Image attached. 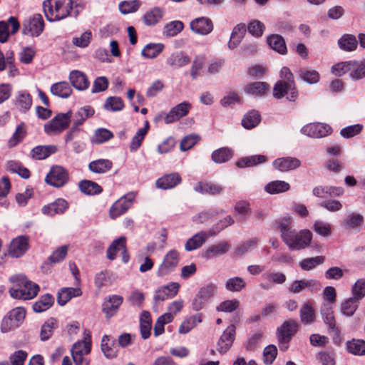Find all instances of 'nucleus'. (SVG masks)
<instances>
[{"label": "nucleus", "instance_id": "obj_1", "mask_svg": "<svg viewBox=\"0 0 365 365\" xmlns=\"http://www.w3.org/2000/svg\"><path fill=\"white\" fill-rule=\"evenodd\" d=\"M9 280L13 283V287L9 289V294L14 299L30 300L36 297L40 290L38 284L23 274L11 276Z\"/></svg>", "mask_w": 365, "mask_h": 365}, {"label": "nucleus", "instance_id": "obj_2", "mask_svg": "<svg viewBox=\"0 0 365 365\" xmlns=\"http://www.w3.org/2000/svg\"><path fill=\"white\" fill-rule=\"evenodd\" d=\"M72 5V0H44L42 7L47 21L55 22L71 16Z\"/></svg>", "mask_w": 365, "mask_h": 365}, {"label": "nucleus", "instance_id": "obj_3", "mask_svg": "<svg viewBox=\"0 0 365 365\" xmlns=\"http://www.w3.org/2000/svg\"><path fill=\"white\" fill-rule=\"evenodd\" d=\"M71 351L75 365H89V359L85 357L91 351V336L88 331L85 330L83 339L76 341Z\"/></svg>", "mask_w": 365, "mask_h": 365}, {"label": "nucleus", "instance_id": "obj_4", "mask_svg": "<svg viewBox=\"0 0 365 365\" xmlns=\"http://www.w3.org/2000/svg\"><path fill=\"white\" fill-rule=\"evenodd\" d=\"M312 233L309 230L297 232L296 230L289 235L283 242L290 250H300L307 247L312 241Z\"/></svg>", "mask_w": 365, "mask_h": 365}, {"label": "nucleus", "instance_id": "obj_5", "mask_svg": "<svg viewBox=\"0 0 365 365\" xmlns=\"http://www.w3.org/2000/svg\"><path fill=\"white\" fill-rule=\"evenodd\" d=\"M71 117V110L66 113L57 114L51 120L44 125L45 133L49 135L60 134L69 127Z\"/></svg>", "mask_w": 365, "mask_h": 365}, {"label": "nucleus", "instance_id": "obj_6", "mask_svg": "<svg viewBox=\"0 0 365 365\" xmlns=\"http://www.w3.org/2000/svg\"><path fill=\"white\" fill-rule=\"evenodd\" d=\"M297 331V325L295 321H285L282 325L277 329V337L279 349L286 351L289 347V343Z\"/></svg>", "mask_w": 365, "mask_h": 365}, {"label": "nucleus", "instance_id": "obj_7", "mask_svg": "<svg viewBox=\"0 0 365 365\" xmlns=\"http://www.w3.org/2000/svg\"><path fill=\"white\" fill-rule=\"evenodd\" d=\"M69 180V174L66 169L60 165L51 167L45 178V182L54 187L60 188L66 185Z\"/></svg>", "mask_w": 365, "mask_h": 365}, {"label": "nucleus", "instance_id": "obj_8", "mask_svg": "<svg viewBox=\"0 0 365 365\" xmlns=\"http://www.w3.org/2000/svg\"><path fill=\"white\" fill-rule=\"evenodd\" d=\"M135 197V192H130L116 200L110 208V217L114 220L125 214L131 207Z\"/></svg>", "mask_w": 365, "mask_h": 365}, {"label": "nucleus", "instance_id": "obj_9", "mask_svg": "<svg viewBox=\"0 0 365 365\" xmlns=\"http://www.w3.org/2000/svg\"><path fill=\"white\" fill-rule=\"evenodd\" d=\"M179 259V252L176 250H170L158 267V276L163 277L172 272L178 267Z\"/></svg>", "mask_w": 365, "mask_h": 365}, {"label": "nucleus", "instance_id": "obj_10", "mask_svg": "<svg viewBox=\"0 0 365 365\" xmlns=\"http://www.w3.org/2000/svg\"><path fill=\"white\" fill-rule=\"evenodd\" d=\"M45 24L40 14L33 15L24 24L23 34L31 36H38L44 29Z\"/></svg>", "mask_w": 365, "mask_h": 365}, {"label": "nucleus", "instance_id": "obj_11", "mask_svg": "<svg viewBox=\"0 0 365 365\" xmlns=\"http://www.w3.org/2000/svg\"><path fill=\"white\" fill-rule=\"evenodd\" d=\"M29 247V237L26 235L19 236L10 242L8 254L10 257L18 258L23 256Z\"/></svg>", "mask_w": 365, "mask_h": 365}, {"label": "nucleus", "instance_id": "obj_12", "mask_svg": "<svg viewBox=\"0 0 365 365\" xmlns=\"http://www.w3.org/2000/svg\"><path fill=\"white\" fill-rule=\"evenodd\" d=\"M286 94H289L287 98L289 101H294L298 96L296 86L278 81L273 88V96L277 99H281Z\"/></svg>", "mask_w": 365, "mask_h": 365}, {"label": "nucleus", "instance_id": "obj_13", "mask_svg": "<svg viewBox=\"0 0 365 365\" xmlns=\"http://www.w3.org/2000/svg\"><path fill=\"white\" fill-rule=\"evenodd\" d=\"M301 133L312 138H323L331 133V128L327 125L320 123H309L303 126Z\"/></svg>", "mask_w": 365, "mask_h": 365}, {"label": "nucleus", "instance_id": "obj_14", "mask_svg": "<svg viewBox=\"0 0 365 365\" xmlns=\"http://www.w3.org/2000/svg\"><path fill=\"white\" fill-rule=\"evenodd\" d=\"M20 27L18 19L14 16L9 18L7 21H0V43L7 42L9 35H14L19 31Z\"/></svg>", "mask_w": 365, "mask_h": 365}, {"label": "nucleus", "instance_id": "obj_15", "mask_svg": "<svg viewBox=\"0 0 365 365\" xmlns=\"http://www.w3.org/2000/svg\"><path fill=\"white\" fill-rule=\"evenodd\" d=\"M214 26L212 20L207 17H198L190 23V29L197 34L205 36L210 34Z\"/></svg>", "mask_w": 365, "mask_h": 365}, {"label": "nucleus", "instance_id": "obj_16", "mask_svg": "<svg viewBox=\"0 0 365 365\" xmlns=\"http://www.w3.org/2000/svg\"><path fill=\"white\" fill-rule=\"evenodd\" d=\"M194 190L202 195H219L222 193L224 187L212 181H200L194 186Z\"/></svg>", "mask_w": 365, "mask_h": 365}, {"label": "nucleus", "instance_id": "obj_17", "mask_svg": "<svg viewBox=\"0 0 365 365\" xmlns=\"http://www.w3.org/2000/svg\"><path fill=\"white\" fill-rule=\"evenodd\" d=\"M190 108V103L186 101L177 105L166 114L164 118L165 123L166 124H170L180 120L181 118L188 114Z\"/></svg>", "mask_w": 365, "mask_h": 365}, {"label": "nucleus", "instance_id": "obj_18", "mask_svg": "<svg viewBox=\"0 0 365 365\" xmlns=\"http://www.w3.org/2000/svg\"><path fill=\"white\" fill-rule=\"evenodd\" d=\"M69 207V204L63 198H58L54 202L44 205L41 212L43 215L53 216L64 213Z\"/></svg>", "mask_w": 365, "mask_h": 365}, {"label": "nucleus", "instance_id": "obj_19", "mask_svg": "<svg viewBox=\"0 0 365 365\" xmlns=\"http://www.w3.org/2000/svg\"><path fill=\"white\" fill-rule=\"evenodd\" d=\"M235 334V326L234 324L228 326L217 343V350L220 353L225 354L230 349L234 341Z\"/></svg>", "mask_w": 365, "mask_h": 365}, {"label": "nucleus", "instance_id": "obj_20", "mask_svg": "<svg viewBox=\"0 0 365 365\" xmlns=\"http://www.w3.org/2000/svg\"><path fill=\"white\" fill-rule=\"evenodd\" d=\"M321 287L320 282L315 279H301V280H295L294 281L289 288V290L290 292L297 294L299 293L305 289L313 292L314 290L319 289Z\"/></svg>", "mask_w": 365, "mask_h": 365}, {"label": "nucleus", "instance_id": "obj_21", "mask_svg": "<svg viewBox=\"0 0 365 365\" xmlns=\"http://www.w3.org/2000/svg\"><path fill=\"white\" fill-rule=\"evenodd\" d=\"M182 182V178L178 173L165 174L158 178L155 182L158 188L169 190L175 187Z\"/></svg>", "mask_w": 365, "mask_h": 365}, {"label": "nucleus", "instance_id": "obj_22", "mask_svg": "<svg viewBox=\"0 0 365 365\" xmlns=\"http://www.w3.org/2000/svg\"><path fill=\"white\" fill-rule=\"evenodd\" d=\"M272 165L276 170L280 172H287L300 167L301 161L293 157H283L274 160Z\"/></svg>", "mask_w": 365, "mask_h": 365}, {"label": "nucleus", "instance_id": "obj_23", "mask_svg": "<svg viewBox=\"0 0 365 365\" xmlns=\"http://www.w3.org/2000/svg\"><path fill=\"white\" fill-rule=\"evenodd\" d=\"M69 80L71 85L78 91H85L90 86L87 76L80 71H72L69 74Z\"/></svg>", "mask_w": 365, "mask_h": 365}, {"label": "nucleus", "instance_id": "obj_24", "mask_svg": "<svg viewBox=\"0 0 365 365\" xmlns=\"http://www.w3.org/2000/svg\"><path fill=\"white\" fill-rule=\"evenodd\" d=\"M57 150L58 148L55 145H37L31 150L30 155L34 160H42L56 153Z\"/></svg>", "mask_w": 365, "mask_h": 365}, {"label": "nucleus", "instance_id": "obj_25", "mask_svg": "<svg viewBox=\"0 0 365 365\" xmlns=\"http://www.w3.org/2000/svg\"><path fill=\"white\" fill-rule=\"evenodd\" d=\"M113 166V163L110 160L100 158L90 162L88 168L91 173L105 174L110 172Z\"/></svg>", "mask_w": 365, "mask_h": 365}, {"label": "nucleus", "instance_id": "obj_26", "mask_svg": "<svg viewBox=\"0 0 365 365\" xmlns=\"http://www.w3.org/2000/svg\"><path fill=\"white\" fill-rule=\"evenodd\" d=\"M210 236H211L210 234V230L207 232H197L187 240L185 245V250L190 252L200 248Z\"/></svg>", "mask_w": 365, "mask_h": 365}, {"label": "nucleus", "instance_id": "obj_27", "mask_svg": "<svg viewBox=\"0 0 365 365\" xmlns=\"http://www.w3.org/2000/svg\"><path fill=\"white\" fill-rule=\"evenodd\" d=\"M247 31L246 25L243 23L237 24L232 29L228 47L230 49L237 48L241 43Z\"/></svg>", "mask_w": 365, "mask_h": 365}, {"label": "nucleus", "instance_id": "obj_28", "mask_svg": "<svg viewBox=\"0 0 365 365\" xmlns=\"http://www.w3.org/2000/svg\"><path fill=\"white\" fill-rule=\"evenodd\" d=\"M81 294L80 288L63 287L58 292L57 302L60 306H63L73 297H80Z\"/></svg>", "mask_w": 365, "mask_h": 365}, {"label": "nucleus", "instance_id": "obj_29", "mask_svg": "<svg viewBox=\"0 0 365 365\" xmlns=\"http://www.w3.org/2000/svg\"><path fill=\"white\" fill-rule=\"evenodd\" d=\"M364 224V217L358 213H351L342 222L346 230L359 231Z\"/></svg>", "mask_w": 365, "mask_h": 365}, {"label": "nucleus", "instance_id": "obj_30", "mask_svg": "<svg viewBox=\"0 0 365 365\" xmlns=\"http://www.w3.org/2000/svg\"><path fill=\"white\" fill-rule=\"evenodd\" d=\"M268 45L274 51L281 55H285L287 53V48L284 38L279 34H272L267 38Z\"/></svg>", "mask_w": 365, "mask_h": 365}, {"label": "nucleus", "instance_id": "obj_31", "mask_svg": "<svg viewBox=\"0 0 365 365\" xmlns=\"http://www.w3.org/2000/svg\"><path fill=\"white\" fill-rule=\"evenodd\" d=\"M78 188L82 193L86 195H98L103 192V188L101 185L89 180H81L78 182Z\"/></svg>", "mask_w": 365, "mask_h": 365}, {"label": "nucleus", "instance_id": "obj_32", "mask_svg": "<svg viewBox=\"0 0 365 365\" xmlns=\"http://www.w3.org/2000/svg\"><path fill=\"white\" fill-rule=\"evenodd\" d=\"M95 114V110L91 106H85L80 108L74 114L73 124L74 127H79L89 118Z\"/></svg>", "mask_w": 365, "mask_h": 365}, {"label": "nucleus", "instance_id": "obj_33", "mask_svg": "<svg viewBox=\"0 0 365 365\" xmlns=\"http://www.w3.org/2000/svg\"><path fill=\"white\" fill-rule=\"evenodd\" d=\"M15 105L21 112H26L32 106V97L27 91H21L18 92L16 99Z\"/></svg>", "mask_w": 365, "mask_h": 365}, {"label": "nucleus", "instance_id": "obj_34", "mask_svg": "<svg viewBox=\"0 0 365 365\" xmlns=\"http://www.w3.org/2000/svg\"><path fill=\"white\" fill-rule=\"evenodd\" d=\"M267 158L265 155H256L242 158L235 163V165L240 168H244L264 163L267 161Z\"/></svg>", "mask_w": 365, "mask_h": 365}, {"label": "nucleus", "instance_id": "obj_35", "mask_svg": "<svg viewBox=\"0 0 365 365\" xmlns=\"http://www.w3.org/2000/svg\"><path fill=\"white\" fill-rule=\"evenodd\" d=\"M53 303L54 297L51 294H45L33 304V310L36 313L45 312L51 307Z\"/></svg>", "mask_w": 365, "mask_h": 365}, {"label": "nucleus", "instance_id": "obj_36", "mask_svg": "<svg viewBox=\"0 0 365 365\" xmlns=\"http://www.w3.org/2000/svg\"><path fill=\"white\" fill-rule=\"evenodd\" d=\"M275 224L277 229L279 230L282 240L287 238L294 229H292V219L291 217H284L276 220Z\"/></svg>", "mask_w": 365, "mask_h": 365}, {"label": "nucleus", "instance_id": "obj_37", "mask_svg": "<svg viewBox=\"0 0 365 365\" xmlns=\"http://www.w3.org/2000/svg\"><path fill=\"white\" fill-rule=\"evenodd\" d=\"M233 151L227 147H222L212 153V160L217 164L229 161L233 156Z\"/></svg>", "mask_w": 365, "mask_h": 365}, {"label": "nucleus", "instance_id": "obj_38", "mask_svg": "<svg viewBox=\"0 0 365 365\" xmlns=\"http://www.w3.org/2000/svg\"><path fill=\"white\" fill-rule=\"evenodd\" d=\"M164 11L160 7H154L150 11H147L143 20L147 26H154L158 24L163 16Z\"/></svg>", "mask_w": 365, "mask_h": 365}, {"label": "nucleus", "instance_id": "obj_39", "mask_svg": "<svg viewBox=\"0 0 365 365\" xmlns=\"http://www.w3.org/2000/svg\"><path fill=\"white\" fill-rule=\"evenodd\" d=\"M261 121V116L255 110L247 112L242 119V125L247 130L255 128Z\"/></svg>", "mask_w": 365, "mask_h": 365}, {"label": "nucleus", "instance_id": "obj_40", "mask_svg": "<svg viewBox=\"0 0 365 365\" xmlns=\"http://www.w3.org/2000/svg\"><path fill=\"white\" fill-rule=\"evenodd\" d=\"M51 92L53 95L62 98H68L72 93V89L66 81L53 83L51 87Z\"/></svg>", "mask_w": 365, "mask_h": 365}, {"label": "nucleus", "instance_id": "obj_41", "mask_svg": "<svg viewBox=\"0 0 365 365\" xmlns=\"http://www.w3.org/2000/svg\"><path fill=\"white\" fill-rule=\"evenodd\" d=\"M190 62V58L184 52H177L170 55L167 59V63L173 67H182Z\"/></svg>", "mask_w": 365, "mask_h": 365}, {"label": "nucleus", "instance_id": "obj_42", "mask_svg": "<svg viewBox=\"0 0 365 365\" xmlns=\"http://www.w3.org/2000/svg\"><path fill=\"white\" fill-rule=\"evenodd\" d=\"M357 40L354 35L345 34L339 40V47L346 51H353L357 47Z\"/></svg>", "mask_w": 365, "mask_h": 365}, {"label": "nucleus", "instance_id": "obj_43", "mask_svg": "<svg viewBox=\"0 0 365 365\" xmlns=\"http://www.w3.org/2000/svg\"><path fill=\"white\" fill-rule=\"evenodd\" d=\"M230 248V245L227 242L213 245L207 249L205 257L207 259H210L215 256L222 255L227 253Z\"/></svg>", "mask_w": 365, "mask_h": 365}, {"label": "nucleus", "instance_id": "obj_44", "mask_svg": "<svg viewBox=\"0 0 365 365\" xmlns=\"http://www.w3.org/2000/svg\"><path fill=\"white\" fill-rule=\"evenodd\" d=\"M101 348L104 356L108 359H113L117 356L118 351L114 346V343L110 341V337L107 335L103 336Z\"/></svg>", "mask_w": 365, "mask_h": 365}, {"label": "nucleus", "instance_id": "obj_45", "mask_svg": "<svg viewBox=\"0 0 365 365\" xmlns=\"http://www.w3.org/2000/svg\"><path fill=\"white\" fill-rule=\"evenodd\" d=\"M290 189L288 182L282 180H274L269 182L264 187V190L272 195L286 192Z\"/></svg>", "mask_w": 365, "mask_h": 365}, {"label": "nucleus", "instance_id": "obj_46", "mask_svg": "<svg viewBox=\"0 0 365 365\" xmlns=\"http://www.w3.org/2000/svg\"><path fill=\"white\" fill-rule=\"evenodd\" d=\"M125 237L122 236L113 240L106 252L108 259L110 260H114L116 257V252L118 251H120L123 248H125Z\"/></svg>", "mask_w": 365, "mask_h": 365}, {"label": "nucleus", "instance_id": "obj_47", "mask_svg": "<svg viewBox=\"0 0 365 365\" xmlns=\"http://www.w3.org/2000/svg\"><path fill=\"white\" fill-rule=\"evenodd\" d=\"M26 126L24 122L19 124L15 132L9 140V147H14L21 143L26 135Z\"/></svg>", "mask_w": 365, "mask_h": 365}, {"label": "nucleus", "instance_id": "obj_48", "mask_svg": "<svg viewBox=\"0 0 365 365\" xmlns=\"http://www.w3.org/2000/svg\"><path fill=\"white\" fill-rule=\"evenodd\" d=\"M359 302V300L351 297L345 300L341 304V312L342 314L347 317H351L357 309Z\"/></svg>", "mask_w": 365, "mask_h": 365}, {"label": "nucleus", "instance_id": "obj_49", "mask_svg": "<svg viewBox=\"0 0 365 365\" xmlns=\"http://www.w3.org/2000/svg\"><path fill=\"white\" fill-rule=\"evenodd\" d=\"M163 43H148L141 51L143 56L147 58H154L157 57L163 50Z\"/></svg>", "mask_w": 365, "mask_h": 365}, {"label": "nucleus", "instance_id": "obj_50", "mask_svg": "<svg viewBox=\"0 0 365 365\" xmlns=\"http://www.w3.org/2000/svg\"><path fill=\"white\" fill-rule=\"evenodd\" d=\"M269 88V85L265 82H255L250 83L245 88V91L250 94L262 96L266 93Z\"/></svg>", "mask_w": 365, "mask_h": 365}, {"label": "nucleus", "instance_id": "obj_51", "mask_svg": "<svg viewBox=\"0 0 365 365\" xmlns=\"http://www.w3.org/2000/svg\"><path fill=\"white\" fill-rule=\"evenodd\" d=\"M354 64V61H347L336 63L331 67V73L336 76H341L348 72L350 73Z\"/></svg>", "mask_w": 365, "mask_h": 365}, {"label": "nucleus", "instance_id": "obj_52", "mask_svg": "<svg viewBox=\"0 0 365 365\" xmlns=\"http://www.w3.org/2000/svg\"><path fill=\"white\" fill-rule=\"evenodd\" d=\"M348 351L354 355L365 354V341L361 339H352L346 343Z\"/></svg>", "mask_w": 365, "mask_h": 365}, {"label": "nucleus", "instance_id": "obj_53", "mask_svg": "<svg viewBox=\"0 0 365 365\" xmlns=\"http://www.w3.org/2000/svg\"><path fill=\"white\" fill-rule=\"evenodd\" d=\"M325 260L324 256H317L303 259L299 262V267L303 270L309 271L315 268L317 265L322 264Z\"/></svg>", "mask_w": 365, "mask_h": 365}, {"label": "nucleus", "instance_id": "obj_54", "mask_svg": "<svg viewBox=\"0 0 365 365\" xmlns=\"http://www.w3.org/2000/svg\"><path fill=\"white\" fill-rule=\"evenodd\" d=\"M184 29V24L181 21H173L167 24L164 27L163 33L169 37L177 36Z\"/></svg>", "mask_w": 365, "mask_h": 365}, {"label": "nucleus", "instance_id": "obj_55", "mask_svg": "<svg viewBox=\"0 0 365 365\" xmlns=\"http://www.w3.org/2000/svg\"><path fill=\"white\" fill-rule=\"evenodd\" d=\"M246 287V282L240 277L230 278L225 283V288L230 292H240Z\"/></svg>", "mask_w": 365, "mask_h": 365}, {"label": "nucleus", "instance_id": "obj_56", "mask_svg": "<svg viewBox=\"0 0 365 365\" xmlns=\"http://www.w3.org/2000/svg\"><path fill=\"white\" fill-rule=\"evenodd\" d=\"M123 108L124 103L121 98L118 96L108 97L104 103V108L109 111H120Z\"/></svg>", "mask_w": 365, "mask_h": 365}, {"label": "nucleus", "instance_id": "obj_57", "mask_svg": "<svg viewBox=\"0 0 365 365\" xmlns=\"http://www.w3.org/2000/svg\"><path fill=\"white\" fill-rule=\"evenodd\" d=\"M68 250L67 245H63L54 250L48 257V261L51 264H56L62 262L66 257Z\"/></svg>", "mask_w": 365, "mask_h": 365}, {"label": "nucleus", "instance_id": "obj_58", "mask_svg": "<svg viewBox=\"0 0 365 365\" xmlns=\"http://www.w3.org/2000/svg\"><path fill=\"white\" fill-rule=\"evenodd\" d=\"M351 293L354 299L359 302L365 297V279L361 278L356 280L351 287Z\"/></svg>", "mask_w": 365, "mask_h": 365}, {"label": "nucleus", "instance_id": "obj_59", "mask_svg": "<svg viewBox=\"0 0 365 365\" xmlns=\"http://www.w3.org/2000/svg\"><path fill=\"white\" fill-rule=\"evenodd\" d=\"M354 63L349 76L352 80L358 81L365 77V59L360 62L354 61Z\"/></svg>", "mask_w": 365, "mask_h": 365}, {"label": "nucleus", "instance_id": "obj_60", "mask_svg": "<svg viewBox=\"0 0 365 365\" xmlns=\"http://www.w3.org/2000/svg\"><path fill=\"white\" fill-rule=\"evenodd\" d=\"M113 138V133L106 128H98L95 131L93 142L96 144L104 143Z\"/></svg>", "mask_w": 365, "mask_h": 365}, {"label": "nucleus", "instance_id": "obj_61", "mask_svg": "<svg viewBox=\"0 0 365 365\" xmlns=\"http://www.w3.org/2000/svg\"><path fill=\"white\" fill-rule=\"evenodd\" d=\"M182 301L173 302L168 309L167 312L160 316L157 319H173L175 314L182 308Z\"/></svg>", "mask_w": 365, "mask_h": 365}, {"label": "nucleus", "instance_id": "obj_62", "mask_svg": "<svg viewBox=\"0 0 365 365\" xmlns=\"http://www.w3.org/2000/svg\"><path fill=\"white\" fill-rule=\"evenodd\" d=\"M314 303L312 301L305 302L300 309L301 319H314L315 317Z\"/></svg>", "mask_w": 365, "mask_h": 365}, {"label": "nucleus", "instance_id": "obj_63", "mask_svg": "<svg viewBox=\"0 0 365 365\" xmlns=\"http://www.w3.org/2000/svg\"><path fill=\"white\" fill-rule=\"evenodd\" d=\"M299 77L305 82L313 84L319 81L320 75L315 70L302 69L299 71Z\"/></svg>", "mask_w": 365, "mask_h": 365}, {"label": "nucleus", "instance_id": "obj_64", "mask_svg": "<svg viewBox=\"0 0 365 365\" xmlns=\"http://www.w3.org/2000/svg\"><path fill=\"white\" fill-rule=\"evenodd\" d=\"M140 6L139 0L124 1L119 4V9L123 14L136 11Z\"/></svg>", "mask_w": 365, "mask_h": 365}]
</instances>
